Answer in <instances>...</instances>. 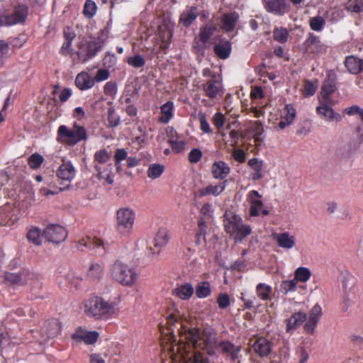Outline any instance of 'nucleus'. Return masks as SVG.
I'll list each match as a JSON object with an SVG mask.
<instances>
[{"mask_svg":"<svg viewBox=\"0 0 363 363\" xmlns=\"http://www.w3.org/2000/svg\"><path fill=\"white\" fill-rule=\"evenodd\" d=\"M167 332H162L161 346L172 363H209L200 350L215 354L217 334L212 328L201 330L189 327L182 313L174 308L167 312Z\"/></svg>","mask_w":363,"mask_h":363,"instance_id":"nucleus-1","label":"nucleus"},{"mask_svg":"<svg viewBox=\"0 0 363 363\" xmlns=\"http://www.w3.org/2000/svg\"><path fill=\"white\" fill-rule=\"evenodd\" d=\"M84 311L89 317L107 320L117 315L119 308L113 302L106 301L101 297L95 296L84 302Z\"/></svg>","mask_w":363,"mask_h":363,"instance_id":"nucleus-2","label":"nucleus"},{"mask_svg":"<svg viewBox=\"0 0 363 363\" xmlns=\"http://www.w3.org/2000/svg\"><path fill=\"white\" fill-rule=\"evenodd\" d=\"M86 139V131L83 126L76 123L72 128L65 125H61L57 129V140L69 145H74L77 143Z\"/></svg>","mask_w":363,"mask_h":363,"instance_id":"nucleus-3","label":"nucleus"},{"mask_svg":"<svg viewBox=\"0 0 363 363\" xmlns=\"http://www.w3.org/2000/svg\"><path fill=\"white\" fill-rule=\"evenodd\" d=\"M110 274L113 279L126 286H133L137 279L135 269L121 261L113 263Z\"/></svg>","mask_w":363,"mask_h":363,"instance_id":"nucleus-4","label":"nucleus"},{"mask_svg":"<svg viewBox=\"0 0 363 363\" xmlns=\"http://www.w3.org/2000/svg\"><path fill=\"white\" fill-rule=\"evenodd\" d=\"M135 215L133 209L124 207L116 212V229L122 236H128L133 228Z\"/></svg>","mask_w":363,"mask_h":363,"instance_id":"nucleus-5","label":"nucleus"},{"mask_svg":"<svg viewBox=\"0 0 363 363\" xmlns=\"http://www.w3.org/2000/svg\"><path fill=\"white\" fill-rule=\"evenodd\" d=\"M318 104L315 111L321 118L327 122L340 121L341 120L340 114L335 112L333 108L335 101H318Z\"/></svg>","mask_w":363,"mask_h":363,"instance_id":"nucleus-6","label":"nucleus"},{"mask_svg":"<svg viewBox=\"0 0 363 363\" xmlns=\"http://www.w3.org/2000/svg\"><path fill=\"white\" fill-rule=\"evenodd\" d=\"M28 15V8L26 5L16 6L13 11L2 17L1 24L12 26L18 23H23L26 21Z\"/></svg>","mask_w":363,"mask_h":363,"instance_id":"nucleus-7","label":"nucleus"},{"mask_svg":"<svg viewBox=\"0 0 363 363\" xmlns=\"http://www.w3.org/2000/svg\"><path fill=\"white\" fill-rule=\"evenodd\" d=\"M170 233L166 228H160L154 239L148 245V249L152 255H158L162 249L169 242Z\"/></svg>","mask_w":363,"mask_h":363,"instance_id":"nucleus-8","label":"nucleus"},{"mask_svg":"<svg viewBox=\"0 0 363 363\" xmlns=\"http://www.w3.org/2000/svg\"><path fill=\"white\" fill-rule=\"evenodd\" d=\"M43 235L48 242L59 244L65 240L67 232L62 225H50L44 230Z\"/></svg>","mask_w":363,"mask_h":363,"instance_id":"nucleus-9","label":"nucleus"},{"mask_svg":"<svg viewBox=\"0 0 363 363\" xmlns=\"http://www.w3.org/2000/svg\"><path fill=\"white\" fill-rule=\"evenodd\" d=\"M264 9L277 16H283L290 11L291 6L286 0H262Z\"/></svg>","mask_w":363,"mask_h":363,"instance_id":"nucleus-10","label":"nucleus"},{"mask_svg":"<svg viewBox=\"0 0 363 363\" xmlns=\"http://www.w3.org/2000/svg\"><path fill=\"white\" fill-rule=\"evenodd\" d=\"M202 89L205 95L211 99H216L223 94L222 82L215 75L202 84Z\"/></svg>","mask_w":363,"mask_h":363,"instance_id":"nucleus-11","label":"nucleus"},{"mask_svg":"<svg viewBox=\"0 0 363 363\" xmlns=\"http://www.w3.org/2000/svg\"><path fill=\"white\" fill-rule=\"evenodd\" d=\"M247 199L250 202V213L251 216H257L262 213L264 216L269 214V211L262 209L263 202L262 196L257 191H250L247 194Z\"/></svg>","mask_w":363,"mask_h":363,"instance_id":"nucleus-12","label":"nucleus"},{"mask_svg":"<svg viewBox=\"0 0 363 363\" xmlns=\"http://www.w3.org/2000/svg\"><path fill=\"white\" fill-rule=\"evenodd\" d=\"M27 277L33 278L34 274L23 270L19 273L7 272L4 276L5 284L9 286H23L28 283Z\"/></svg>","mask_w":363,"mask_h":363,"instance_id":"nucleus-13","label":"nucleus"},{"mask_svg":"<svg viewBox=\"0 0 363 363\" xmlns=\"http://www.w3.org/2000/svg\"><path fill=\"white\" fill-rule=\"evenodd\" d=\"M19 218L18 210L10 205H5L0 208V224L11 226Z\"/></svg>","mask_w":363,"mask_h":363,"instance_id":"nucleus-14","label":"nucleus"},{"mask_svg":"<svg viewBox=\"0 0 363 363\" xmlns=\"http://www.w3.org/2000/svg\"><path fill=\"white\" fill-rule=\"evenodd\" d=\"M272 238L277 245L284 250H289L296 246V238L289 232L274 233Z\"/></svg>","mask_w":363,"mask_h":363,"instance_id":"nucleus-15","label":"nucleus"},{"mask_svg":"<svg viewBox=\"0 0 363 363\" xmlns=\"http://www.w3.org/2000/svg\"><path fill=\"white\" fill-rule=\"evenodd\" d=\"M77 248L81 251H84L85 248L96 249L99 250V253L104 252L105 250L104 242L101 239L91 236H86L79 240Z\"/></svg>","mask_w":363,"mask_h":363,"instance_id":"nucleus-16","label":"nucleus"},{"mask_svg":"<svg viewBox=\"0 0 363 363\" xmlns=\"http://www.w3.org/2000/svg\"><path fill=\"white\" fill-rule=\"evenodd\" d=\"M336 89L335 83L330 77L325 79L321 86V90L318 95V101H335L332 98V94Z\"/></svg>","mask_w":363,"mask_h":363,"instance_id":"nucleus-17","label":"nucleus"},{"mask_svg":"<svg viewBox=\"0 0 363 363\" xmlns=\"http://www.w3.org/2000/svg\"><path fill=\"white\" fill-rule=\"evenodd\" d=\"M99 334L96 331H86L82 328L77 329V330L72 335V338L77 341H83L87 345L94 344Z\"/></svg>","mask_w":363,"mask_h":363,"instance_id":"nucleus-18","label":"nucleus"},{"mask_svg":"<svg viewBox=\"0 0 363 363\" xmlns=\"http://www.w3.org/2000/svg\"><path fill=\"white\" fill-rule=\"evenodd\" d=\"M224 225L225 231L230 235H234L238 228L242 224V218L231 212L225 213Z\"/></svg>","mask_w":363,"mask_h":363,"instance_id":"nucleus-19","label":"nucleus"},{"mask_svg":"<svg viewBox=\"0 0 363 363\" xmlns=\"http://www.w3.org/2000/svg\"><path fill=\"white\" fill-rule=\"evenodd\" d=\"M57 177L64 182H70L75 177V169L69 162H64L57 171Z\"/></svg>","mask_w":363,"mask_h":363,"instance_id":"nucleus-20","label":"nucleus"},{"mask_svg":"<svg viewBox=\"0 0 363 363\" xmlns=\"http://www.w3.org/2000/svg\"><path fill=\"white\" fill-rule=\"evenodd\" d=\"M306 320V314L297 312L286 320V331L292 333Z\"/></svg>","mask_w":363,"mask_h":363,"instance_id":"nucleus-21","label":"nucleus"},{"mask_svg":"<svg viewBox=\"0 0 363 363\" xmlns=\"http://www.w3.org/2000/svg\"><path fill=\"white\" fill-rule=\"evenodd\" d=\"M230 169L228 164L223 161H216L211 166L213 177L217 179H223L228 177Z\"/></svg>","mask_w":363,"mask_h":363,"instance_id":"nucleus-22","label":"nucleus"},{"mask_svg":"<svg viewBox=\"0 0 363 363\" xmlns=\"http://www.w3.org/2000/svg\"><path fill=\"white\" fill-rule=\"evenodd\" d=\"M169 143L173 150L177 152H182L184 150L186 142L179 136L174 128H170L168 132Z\"/></svg>","mask_w":363,"mask_h":363,"instance_id":"nucleus-23","label":"nucleus"},{"mask_svg":"<svg viewBox=\"0 0 363 363\" xmlns=\"http://www.w3.org/2000/svg\"><path fill=\"white\" fill-rule=\"evenodd\" d=\"M252 347L262 357H267L272 351L270 342L264 338H259L255 340L252 343Z\"/></svg>","mask_w":363,"mask_h":363,"instance_id":"nucleus-24","label":"nucleus"},{"mask_svg":"<svg viewBox=\"0 0 363 363\" xmlns=\"http://www.w3.org/2000/svg\"><path fill=\"white\" fill-rule=\"evenodd\" d=\"M322 308L318 304H315L310 311L309 320L305 325V329L312 333L321 315Z\"/></svg>","mask_w":363,"mask_h":363,"instance_id":"nucleus-25","label":"nucleus"},{"mask_svg":"<svg viewBox=\"0 0 363 363\" xmlns=\"http://www.w3.org/2000/svg\"><path fill=\"white\" fill-rule=\"evenodd\" d=\"M112 164L108 163L106 167L95 166V169L97 172V177L100 180H104L107 184H113V174L112 173Z\"/></svg>","mask_w":363,"mask_h":363,"instance_id":"nucleus-26","label":"nucleus"},{"mask_svg":"<svg viewBox=\"0 0 363 363\" xmlns=\"http://www.w3.org/2000/svg\"><path fill=\"white\" fill-rule=\"evenodd\" d=\"M194 292V288L189 283L177 285L173 290V294L182 300H189Z\"/></svg>","mask_w":363,"mask_h":363,"instance_id":"nucleus-27","label":"nucleus"},{"mask_svg":"<svg viewBox=\"0 0 363 363\" xmlns=\"http://www.w3.org/2000/svg\"><path fill=\"white\" fill-rule=\"evenodd\" d=\"M225 183L226 182H224L215 186L210 184L206 187L200 189L198 191V194L200 196H205L207 195H213L215 196H218L225 190Z\"/></svg>","mask_w":363,"mask_h":363,"instance_id":"nucleus-28","label":"nucleus"},{"mask_svg":"<svg viewBox=\"0 0 363 363\" xmlns=\"http://www.w3.org/2000/svg\"><path fill=\"white\" fill-rule=\"evenodd\" d=\"M75 84L79 89L86 90L94 86V80L88 73L81 72L77 76Z\"/></svg>","mask_w":363,"mask_h":363,"instance_id":"nucleus-29","label":"nucleus"},{"mask_svg":"<svg viewBox=\"0 0 363 363\" xmlns=\"http://www.w3.org/2000/svg\"><path fill=\"white\" fill-rule=\"evenodd\" d=\"M198 16L199 12L197 8L192 6L182 13L179 23L184 27H188L197 18Z\"/></svg>","mask_w":363,"mask_h":363,"instance_id":"nucleus-30","label":"nucleus"},{"mask_svg":"<svg viewBox=\"0 0 363 363\" xmlns=\"http://www.w3.org/2000/svg\"><path fill=\"white\" fill-rule=\"evenodd\" d=\"M248 165L252 169L253 172L250 177L253 181L260 180L263 178L264 174L262 172L263 168V162L257 158H252L248 161Z\"/></svg>","mask_w":363,"mask_h":363,"instance_id":"nucleus-31","label":"nucleus"},{"mask_svg":"<svg viewBox=\"0 0 363 363\" xmlns=\"http://www.w3.org/2000/svg\"><path fill=\"white\" fill-rule=\"evenodd\" d=\"M345 65L347 70L353 74L363 71V60H359L354 56L347 57L345 61Z\"/></svg>","mask_w":363,"mask_h":363,"instance_id":"nucleus-32","label":"nucleus"},{"mask_svg":"<svg viewBox=\"0 0 363 363\" xmlns=\"http://www.w3.org/2000/svg\"><path fill=\"white\" fill-rule=\"evenodd\" d=\"M231 44L228 40H222L214 46V51L216 55L220 59H226L231 52Z\"/></svg>","mask_w":363,"mask_h":363,"instance_id":"nucleus-33","label":"nucleus"},{"mask_svg":"<svg viewBox=\"0 0 363 363\" xmlns=\"http://www.w3.org/2000/svg\"><path fill=\"white\" fill-rule=\"evenodd\" d=\"M87 278L92 281H99L104 276V267L98 262H92L89 265L87 272Z\"/></svg>","mask_w":363,"mask_h":363,"instance_id":"nucleus-34","label":"nucleus"},{"mask_svg":"<svg viewBox=\"0 0 363 363\" xmlns=\"http://www.w3.org/2000/svg\"><path fill=\"white\" fill-rule=\"evenodd\" d=\"M217 27L213 23H208L200 28L199 39L203 44L208 43L211 36L214 34Z\"/></svg>","mask_w":363,"mask_h":363,"instance_id":"nucleus-35","label":"nucleus"},{"mask_svg":"<svg viewBox=\"0 0 363 363\" xmlns=\"http://www.w3.org/2000/svg\"><path fill=\"white\" fill-rule=\"evenodd\" d=\"M174 104L172 101H167L160 107L161 116L159 121L162 123H168L174 116Z\"/></svg>","mask_w":363,"mask_h":363,"instance_id":"nucleus-36","label":"nucleus"},{"mask_svg":"<svg viewBox=\"0 0 363 363\" xmlns=\"http://www.w3.org/2000/svg\"><path fill=\"white\" fill-rule=\"evenodd\" d=\"M298 288L305 289L306 286L303 284L298 285L294 279L290 280H283L280 284V291L284 294L290 292H295Z\"/></svg>","mask_w":363,"mask_h":363,"instance_id":"nucleus-37","label":"nucleus"},{"mask_svg":"<svg viewBox=\"0 0 363 363\" xmlns=\"http://www.w3.org/2000/svg\"><path fill=\"white\" fill-rule=\"evenodd\" d=\"M111 157V152H108L106 149H101L97 150L94 155V167H103V165L110 162Z\"/></svg>","mask_w":363,"mask_h":363,"instance_id":"nucleus-38","label":"nucleus"},{"mask_svg":"<svg viewBox=\"0 0 363 363\" xmlns=\"http://www.w3.org/2000/svg\"><path fill=\"white\" fill-rule=\"evenodd\" d=\"M311 277V272L307 267H300L294 271V280L301 284L306 283Z\"/></svg>","mask_w":363,"mask_h":363,"instance_id":"nucleus-39","label":"nucleus"},{"mask_svg":"<svg viewBox=\"0 0 363 363\" xmlns=\"http://www.w3.org/2000/svg\"><path fill=\"white\" fill-rule=\"evenodd\" d=\"M43 233L38 227H32L27 233V238L29 242L35 245H40L43 240Z\"/></svg>","mask_w":363,"mask_h":363,"instance_id":"nucleus-40","label":"nucleus"},{"mask_svg":"<svg viewBox=\"0 0 363 363\" xmlns=\"http://www.w3.org/2000/svg\"><path fill=\"white\" fill-rule=\"evenodd\" d=\"M239 16L236 13L225 14L223 17V28L227 31L232 30L238 20Z\"/></svg>","mask_w":363,"mask_h":363,"instance_id":"nucleus-41","label":"nucleus"},{"mask_svg":"<svg viewBox=\"0 0 363 363\" xmlns=\"http://www.w3.org/2000/svg\"><path fill=\"white\" fill-rule=\"evenodd\" d=\"M272 288L263 283H259L256 286V294L257 296L263 301H267L271 298Z\"/></svg>","mask_w":363,"mask_h":363,"instance_id":"nucleus-42","label":"nucleus"},{"mask_svg":"<svg viewBox=\"0 0 363 363\" xmlns=\"http://www.w3.org/2000/svg\"><path fill=\"white\" fill-rule=\"evenodd\" d=\"M252 233V229L250 225L242 224L238 228V230L235 232L234 237L235 242H241L245 238L249 235Z\"/></svg>","mask_w":363,"mask_h":363,"instance_id":"nucleus-43","label":"nucleus"},{"mask_svg":"<svg viewBox=\"0 0 363 363\" xmlns=\"http://www.w3.org/2000/svg\"><path fill=\"white\" fill-rule=\"evenodd\" d=\"M196 295L199 298L208 297L211 292L210 284L208 281H202L196 287Z\"/></svg>","mask_w":363,"mask_h":363,"instance_id":"nucleus-44","label":"nucleus"},{"mask_svg":"<svg viewBox=\"0 0 363 363\" xmlns=\"http://www.w3.org/2000/svg\"><path fill=\"white\" fill-rule=\"evenodd\" d=\"M65 279L70 288L79 289L81 287L82 279L74 272H69L65 275Z\"/></svg>","mask_w":363,"mask_h":363,"instance_id":"nucleus-45","label":"nucleus"},{"mask_svg":"<svg viewBox=\"0 0 363 363\" xmlns=\"http://www.w3.org/2000/svg\"><path fill=\"white\" fill-rule=\"evenodd\" d=\"M60 331V325L56 320L49 323L46 328L43 329L48 337L52 338L57 335Z\"/></svg>","mask_w":363,"mask_h":363,"instance_id":"nucleus-46","label":"nucleus"},{"mask_svg":"<svg viewBox=\"0 0 363 363\" xmlns=\"http://www.w3.org/2000/svg\"><path fill=\"white\" fill-rule=\"evenodd\" d=\"M318 86V82H311L309 80H306L304 84L303 89H302V93L304 97H309L313 96Z\"/></svg>","mask_w":363,"mask_h":363,"instance_id":"nucleus-47","label":"nucleus"},{"mask_svg":"<svg viewBox=\"0 0 363 363\" xmlns=\"http://www.w3.org/2000/svg\"><path fill=\"white\" fill-rule=\"evenodd\" d=\"M164 169V167L162 164H152L148 168L147 176L152 179H157L162 175Z\"/></svg>","mask_w":363,"mask_h":363,"instance_id":"nucleus-48","label":"nucleus"},{"mask_svg":"<svg viewBox=\"0 0 363 363\" xmlns=\"http://www.w3.org/2000/svg\"><path fill=\"white\" fill-rule=\"evenodd\" d=\"M289 32L286 28L280 27L275 28L273 31V37L275 40L280 43H284L287 41Z\"/></svg>","mask_w":363,"mask_h":363,"instance_id":"nucleus-49","label":"nucleus"},{"mask_svg":"<svg viewBox=\"0 0 363 363\" xmlns=\"http://www.w3.org/2000/svg\"><path fill=\"white\" fill-rule=\"evenodd\" d=\"M310 27L313 30L321 31L325 24V19L321 16L311 18L309 21Z\"/></svg>","mask_w":363,"mask_h":363,"instance_id":"nucleus-50","label":"nucleus"},{"mask_svg":"<svg viewBox=\"0 0 363 363\" xmlns=\"http://www.w3.org/2000/svg\"><path fill=\"white\" fill-rule=\"evenodd\" d=\"M346 9L352 12L359 13L363 11V0H349Z\"/></svg>","mask_w":363,"mask_h":363,"instance_id":"nucleus-51","label":"nucleus"},{"mask_svg":"<svg viewBox=\"0 0 363 363\" xmlns=\"http://www.w3.org/2000/svg\"><path fill=\"white\" fill-rule=\"evenodd\" d=\"M284 113L285 115L283 116V119L292 124L296 116V109L291 104H286L284 107Z\"/></svg>","mask_w":363,"mask_h":363,"instance_id":"nucleus-52","label":"nucleus"},{"mask_svg":"<svg viewBox=\"0 0 363 363\" xmlns=\"http://www.w3.org/2000/svg\"><path fill=\"white\" fill-rule=\"evenodd\" d=\"M44 161V158L38 153H34L28 157V164L32 169H38Z\"/></svg>","mask_w":363,"mask_h":363,"instance_id":"nucleus-53","label":"nucleus"},{"mask_svg":"<svg viewBox=\"0 0 363 363\" xmlns=\"http://www.w3.org/2000/svg\"><path fill=\"white\" fill-rule=\"evenodd\" d=\"M28 283H26L30 288V291L38 293L42 288V282L40 279L34 274L33 278L27 277Z\"/></svg>","mask_w":363,"mask_h":363,"instance_id":"nucleus-54","label":"nucleus"},{"mask_svg":"<svg viewBox=\"0 0 363 363\" xmlns=\"http://www.w3.org/2000/svg\"><path fill=\"white\" fill-rule=\"evenodd\" d=\"M96 6L94 1L87 0L84 4V13L86 16L91 18L96 13Z\"/></svg>","mask_w":363,"mask_h":363,"instance_id":"nucleus-55","label":"nucleus"},{"mask_svg":"<svg viewBox=\"0 0 363 363\" xmlns=\"http://www.w3.org/2000/svg\"><path fill=\"white\" fill-rule=\"evenodd\" d=\"M345 112L349 116L357 115L360 118L361 121H363V108L357 105H353L347 107L345 109Z\"/></svg>","mask_w":363,"mask_h":363,"instance_id":"nucleus-56","label":"nucleus"},{"mask_svg":"<svg viewBox=\"0 0 363 363\" xmlns=\"http://www.w3.org/2000/svg\"><path fill=\"white\" fill-rule=\"evenodd\" d=\"M203 156L201 150L199 148H194L189 153L188 159L191 163H197Z\"/></svg>","mask_w":363,"mask_h":363,"instance_id":"nucleus-57","label":"nucleus"},{"mask_svg":"<svg viewBox=\"0 0 363 363\" xmlns=\"http://www.w3.org/2000/svg\"><path fill=\"white\" fill-rule=\"evenodd\" d=\"M128 63L134 67H140L145 65V60L140 55H135L128 59Z\"/></svg>","mask_w":363,"mask_h":363,"instance_id":"nucleus-58","label":"nucleus"},{"mask_svg":"<svg viewBox=\"0 0 363 363\" xmlns=\"http://www.w3.org/2000/svg\"><path fill=\"white\" fill-rule=\"evenodd\" d=\"M217 303L220 308H225L230 305V298L228 294H221L217 298Z\"/></svg>","mask_w":363,"mask_h":363,"instance_id":"nucleus-59","label":"nucleus"},{"mask_svg":"<svg viewBox=\"0 0 363 363\" xmlns=\"http://www.w3.org/2000/svg\"><path fill=\"white\" fill-rule=\"evenodd\" d=\"M109 76H110V72L108 69H100L98 70L94 80V82H103V81H105L107 79H108Z\"/></svg>","mask_w":363,"mask_h":363,"instance_id":"nucleus-60","label":"nucleus"},{"mask_svg":"<svg viewBox=\"0 0 363 363\" xmlns=\"http://www.w3.org/2000/svg\"><path fill=\"white\" fill-rule=\"evenodd\" d=\"M213 122L218 128H220L225 123V116L220 112L216 113L213 118Z\"/></svg>","mask_w":363,"mask_h":363,"instance_id":"nucleus-61","label":"nucleus"},{"mask_svg":"<svg viewBox=\"0 0 363 363\" xmlns=\"http://www.w3.org/2000/svg\"><path fill=\"white\" fill-rule=\"evenodd\" d=\"M72 51V49L71 39L67 38L64 42L61 48L60 52L64 55H68L71 54Z\"/></svg>","mask_w":363,"mask_h":363,"instance_id":"nucleus-62","label":"nucleus"},{"mask_svg":"<svg viewBox=\"0 0 363 363\" xmlns=\"http://www.w3.org/2000/svg\"><path fill=\"white\" fill-rule=\"evenodd\" d=\"M218 346L221 349V350L223 353L229 354L230 352L233 349L234 345L229 342L223 341V342H220L219 344L217 342L216 348Z\"/></svg>","mask_w":363,"mask_h":363,"instance_id":"nucleus-63","label":"nucleus"},{"mask_svg":"<svg viewBox=\"0 0 363 363\" xmlns=\"http://www.w3.org/2000/svg\"><path fill=\"white\" fill-rule=\"evenodd\" d=\"M230 140L228 142L230 143V145L232 147H235L238 141L239 134L238 132L233 130L229 133Z\"/></svg>","mask_w":363,"mask_h":363,"instance_id":"nucleus-64","label":"nucleus"}]
</instances>
